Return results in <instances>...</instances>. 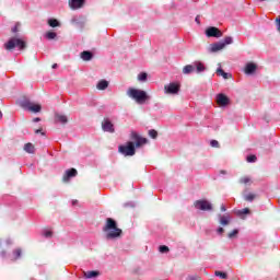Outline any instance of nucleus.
Masks as SVG:
<instances>
[{
  "instance_id": "nucleus-38",
  "label": "nucleus",
  "mask_w": 280,
  "mask_h": 280,
  "mask_svg": "<svg viewBox=\"0 0 280 280\" xmlns=\"http://www.w3.org/2000/svg\"><path fill=\"white\" fill-rule=\"evenodd\" d=\"M13 255H14L15 259H19V257H21V255H22L21 248H16L15 250H13Z\"/></svg>"
},
{
  "instance_id": "nucleus-42",
  "label": "nucleus",
  "mask_w": 280,
  "mask_h": 280,
  "mask_svg": "<svg viewBox=\"0 0 280 280\" xmlns=\"http://www.w3.org/2000/svg\"><path fill=\"white\" fill-rule=\"evenodd\" d=\"M195 22H196L197 25H200V15L196 16Z\"/></svg>"
},
{
  "instance_id": "nucleus-13",
  "label": "nucleus",
  "mask_w": 280,
  "mask_h": 280,
  "mask_svg": "<svg viewBox=\"0 0 280 280\" xmlns=\"http://www.w3.org/2000/svg\"><path fill=\"white\" fill-rule=\"evenodd\" d=\"M219 224L221 226H229L231 224L232 218L229 214H218Z\"/></svg>"
},
{
  "instance_id": "nucleus-16",
  "label": "nucleus",
  "mask_w": 280,
  "mask_h": 280,
  "mask_svg": "<svg viewBox=\"0 0 280 280\" xmlns=\"http://www.w3.org/2000/svg\"><path fill=\"white\" fill-rule=\"evenodd\" d=\"M194 69L196 70V73H202L207 71V67L202 61H195L192 62Z\"/></svg>"
},
{
  "instance_id": "nucleus-39",
  "label": "nucleus",
  "mask_w": 280,
  "mask_h": 280,
  "mask_svg": "<svg viewBox=\"0 0 280 280\" xmlns=\"http://www.w3.org/2000/svg\"><path fill=\"white\" fill-rule=\"evenodd\" d=\"M43 235L44 237H51V235H54V233L50 230H44L43 231Z\"/></svg>"
},
{
  "instance_id": "nucleus-46",
  "label": "nucleus",
  "mask_w": 280,
  "mask_h": 280,
  "mask_svg": "<svg viewBox=\"0 0 280 280\" xmlns=\"http://www.w3.org/2000/svg\"><path fill=\"white\" fill-rule=\"evenodd\" d=\"M52 69H58V63H54Z\"/></svg>"
},
{
  "instance_id": "nucleus-36",
  "label": "nucleus",
  "mask_w": 280,
  "mask_h": 280,
  "mask_svg": "<svg viewBox=\"0 0 280 280\" xmlns=\"http://www.w3.org/2000/svg\"><path fill=\"white\" fill-rule=\"evenodd\" d=\"M214 275L215 277H220V279H226V272L215 271Z\"/></svg>"
},
{
  "instance_id": "nucleus-7",
  "label": "nucleus",
  "mask_w": 280,
  "mask_h": 280,
  "mask_svg": "<svg viewBox=\"0 0 280 280\" xmlns=\"http://www.w3.org/2000/svg\"><path fill=\"white\" fill-rule=\"evenodd\" d=\"M180 91V85L178 83H170L164 86V93L166 95H178Z\"/></svg>"
},
{
  "instance_id": "nucleus-32",
  "label": "nucleus",
  "mask_w": 280,
  "mask_h": 280,
  "mask_svg": "<svg viewBox=\"0 0 280 280\" xmlns=\"http://www.w3.org/2000/svg\"><path fill=\"white\" fill-rule=\"evenodd\" d=\"M149 137H151V139H156L159 137V132H156L154 129H151L149 130Z\"/></svg>"
},
{
  "instance_id": "nucleus-34",
  "label": "nucleus",
  "mask_w": 280,
  "mask_h": 280,
  "mask_svg": "<svg viewBox=\"0 0 280 280\" xmlns=\"http://www.w3.org/2000/svg\"><path fill=\"white\" fill-rule=\"evenodd\" d=\"M246 161L247 163H255L257 161V155H248Z\"/></svg>"
},
{
  "instance_id": "nucleus-11",
  "label": "nucleus",
  "mask_w": 280,
  "mask_h": 280,
  "mask_svg": "<svg viewBox=\"0 0 280 280\" xmlns=\"http://www.w3.org/2000/svg\"><path fill=\"white\" fill-rule=\"evenodd\" d=\"M217 104L221 107L229 106V104H231V100L228 98L226 95L220 93L217 95Z\"/></svg>"
},
{
  "instance_id": "nucleus-40",
  "label": "nucleus",
  "mask_w": 280,
  "mask_h": 280,
  "mask_svg": "<svg viewBox=\"0 0 280 280\" xmlns=\"http://www.w3.org/2000/svg\"><path fill=\"white\" fill-rule=\"evenodd\" d=\"M210 145L211 148H220V142H218V140H211Z\"/></svg>"
},
{
  "instance_id": "nucleus-10",
  "label": "nucleus",
  "mask_w": 280,
  "mask_h": 280,
  "mask_svg": "<svg viewBox=\"0 0 280 280\" xmlns=\"http://www.w3.org/2000/svg\"><path fill=\"white\" fill-rule=\"evenodd\" d=\"M102 130L104 132H109L113 133L115 132V125H113V122L110 121L109 118H104L102 121Z\"/></svg>"
},
{
  "instance_id": "nucleus-21",
  "label": "nucleus",
  "mask_w": 280,
  "mask_h": 280,
  "mask_svg": "<svg viewBox=\"0 0 280 280\" xmlns=\"http://www.w3.org/2000/svg\"><path fill=\"white\" fill-rule=\"evenodd\" d=\"M84 277L85 279H95L100 277V271H85Z\"/></svg>"
},
{
  "instance_id": "nucleus-17",
  "label": "nucleus",
  "mask_w": 280,
  "mask_h": 280,
  "mask_svg": "<svg viewBox=\"0 0 280 280\" xmlns=\"http://www.w3.org/2000/svg\"><path fill=\"white\" fill-rule=\"evenodd\" d=\"M257 71V65L253 63V62H248L245 66V73L246 75H253V73H255Z\"/></svg>"
},
{
  "instance_id": "nucleus-51",
  "label": "nucleus",
  "mask_w": 280,
  "mask_h": 280,
  "mask_svg": "<svg viewBox=\"0 0 280 280\" xmlns=\"http://www.w3.org/2000/svg\"><path fill=\"white\" fill-rule=\"evenodd\" d=\"M125 207H128V203H125Z\"/></svg>"
},
{
  "instance_id": "nucleus-31",
  "label": "nucleus",
  "mask_w": 280,
  "mask_h": 280,
  "mask_svg": "<svg viewBox=\"0 0 280 280\" xmlns=\"http://www.w3.org/2000/svg\"><path fill=\"white\" fill-rule=\"evenodd\" d=\"M244 198L247 202H253V200H255V198H256V195L255 194H248V195H245Z\"/></svg>"
},
{
  "instance_id": "nucleus-22",
  "label": "nucleus",
  "mask_w": 280,
  "mask_h": 280,
  "mask_svg": "<svg viewBox=\"0 0 280 280\" xmlns=\"http://www.w3.org/2000/svg\"><path fill=\"white\" fill-rule=\"evenodd\" d=\"M194 71H195L194 63L192 65H187L183 69V73L185 75H189V73H194Z\"/></svg>"
},
{
  "instance_id": "nucleus-47",
  "label": "nucleus",
  "mask_w": 280,
  "mask_h": 280,
  "mask_svg": "<svg viewBox=\"0 0 280 280\" xmlns=\"http://www.w3.org/2000/svg\"><path fill=\"white\" fill-rule=\"evenodd\" d=\"M0 255L1 257H5V252H2Z\"/></svg>"
},
{
  "instance_id": "nucleus-5",
  "label": "nucleus",
  "mask_w": 280,
  "mask_h": 280,
  "mask_svg": "<svg viewBox=\"0 0 280 280\" xmlns=\"http://www.w3.org/2000/svg\"><path fill=\"white\" fill-rule=\"evenodd\" d=\"M14 47H19V49H25V42H23V39L12 37L11 39L8 40L7 44H4V48L8 51L14 49Z\"/></svg>"
},
{
  "instance_id": "nucleus-24",
  "label": "nucleus",
  "mask_w": 280,
  "mask_h": 280,
  "mask_svg": "<svg viewBox=\"0 0 280 280\" xmlns=\"http://www.w3.org/2000/svg\"><path fill=\"white\" fill-rule=\"evenodd\" d=\"M24 150L28 153V154H34V152H36V149L34 148V144L32 143H26L24 145Z\"/></svg>"
},
{
  "instance_id": "nucleus-37",
  "label": "nucleus",
  "mask_w": 280,
  "mask_h": 280,
  "mask_svg": "<svg viewBox=\"0 0 280 280\" xmlns=\"http://www.w3.org/2000/svg\"><path fill=\"white\" fill-rule=\"evenodd\" d=\"M160 253H170V247L162 245L159 247Z\"/></svg>"
},
{
  "instance_id": "nucleus-23",
  "label": "nucleus",
  "mask_w": 280,
  "mask_h": 280,
  "mask_svg": "<svg viewBox=\"0 0 280 280\" xmlns=\"http://www.w3.org/2000/svg\"><path fill=\"white\" fill-rule=\"evenodd\" d=\"M217 74L222 75V78H223L224 80H229V78H231V74L224 72V70L222 69V67H219V68L217 69Z\"/></svg>"
},
{
  "instance_id": "nucleus-3",
  "label": "nucleus",
  "mask_w": 280,
  "mask_h": 280,
  "mask_svg": "<svg viewBox=\"0 0 280 280\" xmlns=\"http://www.w3.org/2000/svg\"><path fill=\"white\" fill-rule=\"evenodd\" d=\"M118 152L124 156H135L137 150L135 149V143L132 141H128L126 144L119 145Z\"/></svg>"
},
{
  "instance_id": "nucleus-45",
  "label": "nucleus",
  "mask_w": 280,
  "mask_h": 280,
  "mask_svg": "<svg viewBox=\"0 0 280 280\" xmlns=\"http://www.w3.org/2000/svg\"><path fill=\"white\" fill-rule=\"evenodd\" d=\"M33 121H34L35 124H38V121H40V118L36 117V118L33 119Z\"/></svg>"
},
{
  "instance_id": "nucleus-41",
  "label": "nucleus",
  "mask_w": 280,
  "mask_h": 280,
  "mask_svg": "<svg viewBox=\"0 0 280 280\" xmlns=\"http://www.w3.org/2000/svg\"><path fill=\"white\" fill-rule=\"evenodd\" d=\"M217 233L222 235V233H224V228H218Z\"/></svg>"
},
{
  "instance_id": "nucleus-20",
  "label": "nucleus",
  "mask_w": 280,
  "mask_h": 280,
  "mask_svg": "<svg viewBox=\"0 0 280 280\" xmlns=\"http://www.w3.org/2000/svg\"><path fill=\"white\" fill-rule=\"evenodd\" d=\"M55 119L57 122L59 124H67V121H69V119L67 118L66 115L62 114H56Z\"/></svg>"
},
{
  "instance_id": "nucleus-4",
  "label": "nucleus",
  "mask_w": 280,
  "mask_h": 280,
  "mask_svg": "<svg viewBox=\"0 0 280 280\" xmlns=\"http://www.w3.org/2000/svg\"><path fill=\"white\" fill-rule=\"evenodd\" d=\"M194 207L198 211H213V205L207 199L196 200Z\"/></svg>"
},
{
  "instance_id": "nucleus-12",
  "label": "nucleus",
  "mask_w": 280,
  "mask_h": 280,
  "mask_svg": "<svg viewBox=\"0 0 280 280\" xmlns=\"http://www.w3.org/2000/svg\"><path fill=\"white\" fill-rule=\"evenodd\" d=\"M224 49V44L222 42H217L210 45L208 48L209 54H215L218 51H222Z\"/></svg>"
},
{
  "instance_id": "nucleus-14",
  "label": "nucleus",
  "mask_w": 280,
  "mask_h": 280,
  "mask_svg": "<svg viewBox=\"0 0 280 280\" xmlns=\"http://www.w3.org/2000/svg\"><path fill=\"white\" fill-rule=\"evenodd\" d=\"M78 176V171L75 168H70L66 171L63 175V183H69L70 178Z\"/></svg>"
},
{
  "instance_id": "nucleus-29",
  "label": "nucleus",
  "mask_w": 280,
  "mask_h": 280,
  "mask_svg": "<svg viewBox=\"0 0 280 280\" xmlns=\"http://www.w3.org/2000/svg\"><path fill=\"white\" fill-rule=\"evenodd\" d=\"M221 43H222V45H224V47H226V45H233V37L228 36Z\"/></svg>"
},
{
  "instance_id": "nucleus-25",
  "label": "nucleus",
  "mask_w": 280,
  "mask_h": 280,
  "mask_svg": "<svg viewBox=\"0 0 280 280\" xmlns=\"http://www.w3.org/2000/svg\"><path fill=\"white\" fill-rule=\"evenodd\" d=\"M48 25L50 27H60V22L57 19H49Z\"/></svg>"
},
{
  "instance_id": "nucleus-9",
  "label": "nucleus",
  "mask_w": 280,
  "mask_h": 280,
  "mask_svg": "<svg viewBox=\"0 0 280 280\" xmlns=\"http://www.w3.org/2000/svg\"><path fill=\"white\" fill-rule=\"evenodd\" d=\"M131 139L136 142L135 148H141V145H145V143H148V139L141 138V136L136 131L131 132Z\"/></svg>"
},
{
  "instance_id": "nucleus-15",
  "label": "nucleus",
  "mask_w": 280,
  "mask_h": 280,
  "mask_svg": "<svg viewBox=\"0 0 280 280\" xmlns=\"http://www.w3.org/2000/svg\"><path fill=\"white\" fill-rule=\"evenodd\" d=\"M86 0H69V7L71 10H80L84 5Z\"/></svg>"
},
{
  "instance_id": "nucleus-18",
  "label": "nucleus",
  "mask_w": 280,
  "mask_h": 280,
  "mask_svg": "<svg viewBox=\"0 0 280 280\" xmlns=\"http://www.w3.org/2000/svg\"><path fill=\"white\" fill-rule=\"evenodd\" d=\"M80 57L84 60V62H89L93 60V52L85 50L81 52Z\"/></svg>"
},
{
  "instance_id": "nucleus-2",
  "label": "nucleus",
  "mask_w": 280,
  "mask_h": 280,
  "mask_svg": "<svg viewBox=\"0 0 280 280\" xmlns=\"http://www.w3.org/2000/svg\"><path fill=\"white\" fill-rule=\"evenodd\" d=\"M127 95L130 97V100H135L137 104H145V102L150 100L148 92L135 88H129Z\"/></svg>"
},
{
  "instance_id": "nucleus-44",
  "label": "nucleus",
  "mask_w": 280,
  "mask_h": 280,
  "mask_svg": "<svg viewBox=\"0 0 280 280\" xmlns=\"http://www.w3.org/2000/svg\"><path fill=\"white\" fill-rule=\"evenodd\" d=\"M221 211L224 213V211H226V206H224V203L221 205Z\"/></svg>"
},
{
  "instance_id": "nucleus-26",
  "label": "nucleus",
  "mask_w": 280,
  "mask_h": 280,
  "mask_svg": "<svg viewBox=\"0 0 280 280\" xmlns=\"http://www.w3.org/2000/svg\"><path fill=\"white\" fill-rule=\"evenodd\" d=\"M138 81L139 82H148V73L141 72L138 74Z\"/></svg>"
},
{
  "instance_id": "nucleus-49",
  "label": "nucleus",
  "mask_w": 280,
  "mask_h": 280,
  "mask_svg": "<svg viewBox=\"0 0 280 280\" xmlns=\"http://www.w3.org/2000/svg\"><path fill=\"white\" fill-rule=\"evenodd\" d=\"M221 174H226V172H224V171H221Z\"/></svg>"
},
{
  "instance_id": "nucleus-6",
  "label": "nucleus",
  "mask_w": 280,
  "mask_h": 280,
  "mask_svg": "<svg viewBox=\"0 0 280 280\" xmlns=\"http://www.w3.org/2000/svg\"><path fill=\"white\" fill-rule=\"evenodd\" d=\"M20 106H22L24 110H30L31 113H40L43 108L40 105L34 104L30 100L21 101Z\"/></svg>"
},
{
  "instance_id": "nucleus-27",
  "label": "nucleus",
  "mask_w": 280,
  "mask_h": 280,
  "mask_svg": "<svg viewBox=\"0 0 280 280\" xmlns=\"http://www.w3.org/2000/svg\"><path fill=\"white\" fill-rule=\"evenodd\" d=\"M248 213H250V210L248 208H244L242 210H238L236 212V215H238L240 218H242V215H248Z\"/></svg>"
},
{
  "instance_id": "nucleus-35",
  "label": "nucleus",
  "mask_w": 280,
  "mask_h": 280,
  "mask_svg": "<svg viewBox=\"0 0 280 280\" xmlns=\"http://www.w3.org/2000/svg\"><path fill=\"white\" fill-rule=\"evenodd\" d=\"M21 28V23H15L14 27L11 28V32L13 34H16V32H19V30Z\"/></svg>"
},
{
  "instance_id": "nucleus-8",
  "label": "nucleus",
  "mask_w": 280,
  "mask_h": 280,
  "mask_svg": "<svg viewBox=\"0 0 280 280\" xmlns=\"http://www.w3.org/2000/svg\"><path fill=\"white\" fill-rule=\"evenodd\" d=\"M206 36L208 38H222V32L215 26H210L206 30Z\"/></svg>"
},
{
  "instance_id": "nucleus-50",
  "label": "nucleus",
  "mask_w": 280,
  "mask_h": 280,
  "mask_svg": "<svg viewBox=\"0 0 280 280\" xmlns=\"http://www.w3.org/2000/svg\"><path fill=\"white\" fill-rule=\"evenodd\" d=\"M75 202H78V201H72V205H75Z\"/></svg>"
},
{
  "instance_id": "nucleus-28",
  "label": "nucleus",
  "mask_w": 280,
  "mask_h": 280,
  "mask_svg": "<svg viewBox=\"0 0 280 280\" xmlns=\"http://www.w3.org/2000/svg\"><path fill=\"white\" fill-rule=\"evenodd\" d=\"M56 36H58V34H56L55 32H47L45 34V38H47L48 40H54V38H56Z\"/></svg>"
},
{
  "instance_id": "nucleus-1",
  "label": "nucleus",
  "mask_w": 280,
  "mask_h": 280,
  "mask_svg": "<svg viewBox=\"0 0 280 280\" xmlns=\"http://www.w3.org/2000/svg\"><path fill=\"white\" fill-rule=\"evenodd\" d=\"M106 240H119L124 234V231L117 226V221L113 218H107L105 225L103 226Z\"/></svg>"
},
{
  "instance_id": "nucleus-43",
  "label": "nucleus",
  "mask_w": 280,
  "mask_h": 280,
  "mask_svg": "<svg viewBox=\"0 0 280 280\" xmlns=\"http://www.w3.org/2000/svg\"><path fill=\"white\" fill-rule=\"evenodd\" d=\"M39 132H40V135H45V132H43V129H37V130H35V133H36V135H39Z\"/></svg>"
},
{
  "instance_id": "nucleus-19",
  "label": "nucleus",
  "mask_w": 280,
  "mask_h": 280,
  "mask_svg": "<svg viewBox=\"0 0 280 280\" xmlns=\"http://www.w3.org/2000/svg\"><path fill=\"white\" fill-rule=\"evenodd\" d=\"M96 89H98V91H106V89H108V81L106 80H101L97 85Z\"/></svg>"
},
{
  "instance_id": "nucleus-30",
  "label": "nucleus",
  "mask_w": 280,
  "mask_h": 280,
  "mask_svg": "<svg viewBox=\"0 0 280 280\" xmlns=\"http://www.w3.org/2000/svg\"><path fill=\"white\" fill-rule=\"evenodd\" d=\"M238 233H240V230L235 229V230H233L232 232H230V233L228 234V237H229L230 240H233V237H236V236L238 235Z\"/></svg>"
},
{
  "instance_id": "nucleus-48",
  "label": "nucleus",
  "mask_w": 280,
  "mask_h": 280,
  "mask_svg": "<svg viewBox=\"0 0 280 280\" xmlns=\"http://www.w3.org/2000/svg\"><path fill=\"white\" fill-rule=\"evenodd\" d=\"M3 117V113H1V110H0V119Z\"/></svg>"
},
{
  "instance_id": "nucleus-33",
  "label": "nucleus",
  "mask_w": 280,
  "mask_h": 280,
  "mask_svg": "<svg viewBox=\"0 0 280 280\" xmlns=\"http://www.w3.org/2000/svg\"><path fill=\"white\" fill-rule=\"evenodd\" d=\"M240 183H241L242 185H248V183H250V177H248V176L242 177V178L240 179Z\"/></svg>"
}]
</instances>
